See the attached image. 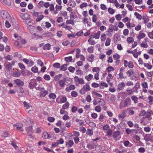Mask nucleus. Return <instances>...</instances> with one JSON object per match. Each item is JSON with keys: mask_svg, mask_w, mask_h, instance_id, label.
I'll list each match as a JSON object with an SVG mask.
<instances>
[{"mask_svg": "<svg viewBox=\"0 0 153 153\" xmlns=\"http://www.w3.org/2000/svg\"><path fill=\"white\" fill-rule=\"evenodd\" d=\"M110 128V126L108 125H104L102 127L103 130L104 131L109 130Z\"/></svg>", "mask_w": 153, "mask_h": 153, "instance_id": "obj_53", "label": "nucleus"}, {"mask_svg": "<svg viewBox=\"0 0 153 153\" xmlns=\"http://www.w3.org/2000/svg\"><path fill=\"white\" fill-rule=\"evenodd\" d=\"M144 66L148 69H150L152 67V65L148 63H144Z\"/></svg>", "mask_w": 153, "mask_h": 153, "instance_id": "obj_47", "label": "nucleus"}, {"mask_svg": "<svg viewBox=\"0 0 153 153\" xmlns=\"http://www.w3.org/2000/svg\"><path fill=\"white\" fill-rule=\"evenodd\" d=\"M74 79L76 84H83L85 83L83 79L82 78H79L77 76H75L74 78Z\"/></svg>", "mask_w": 153, "mask_h": 153, "instance_id": "obj_5", "label": "nucleus"}, {"mask_svg": "<svg viewBox=\"0 0 153 153\" xmlns=\"http://www.w3.org/2000/svg\"><path fill=\"white\" fill-rule=\"evenodd\" d=\"M126 91L127 92V94L130 95L133 94L134 91H133L132 89H127Z\"/></svg>", "mask_w": 153, "mask_h": 153, "instance_id": "obj_42", "label": "nucleus"}, {"mask_svg": "<svg viewBox=\"0 0 153 153\" xmlns=\"http://www.w3.org/2000/svg\"><path fill=\"white\" fill-rule=\"evenodd\" d=\"M142 86L143 88H148V85L147 82H144L142 83Z\"/></svg>", "mask_w": 153, "mask_h": 153, "instance_id": "obj_63", "label": "nucleus"}, {"mask_svg": "<svg viewBox=\"0 0 153 153\" xmlns=\"http://www.w3.org/2000/svg\"><path fill=\"white\" fill-rule=\"evenodd\" d=\"M92 71L94 72H96L97 73H99L100 71V69L98 67H94L93 68Z\"/></svg>", "mask_w": 153, "mask_h": 153, "instance_id": "obj_61", "label": "nucleus"}, {"mask_svg": "<svg viewBox=\"0 0 153 153\" xmlns=\"http://www.w3.org/2000/svg\"><path fill=\"white\" fill-rule=\"evenodd\" d=\"M86 134L90 136H91L93 134V131L90 128L87 129Z\"/></svg>", "mask_w": 153, "mask_h": 153, "instance_id": "obj_32", "label": "nucleus"}, {"mask_svg": "<svg viewBox=\"0 0 153 153\" xmlns=\"http://www.w3.org/2000/svg\"><path fill=\"white\" fill-rule=\"evenodd\" d=\"M87 50L89 53H92L94 52V48L92 46L90 47L87 48Z\"/></svg>", "mask_w": 153, "mask_h": 153, "instance_id": "obj_50", "label": "nucleus"}, {"mask_svg": "<svg viewBox=\"0 0 153 153\" xmlns=\"http://www.w3.org/2000/svg\"><path fill=\"white\" fill-rule=\"evenodd\" d=\"M134 74V71L132 70H129L127 71L126 72V74H128L129 77H131Z\"/></svg>", "mask_w": 153, "mask_h": 153, "instance_id": "obj_46", "label": "nucleus"}, {"mask_svg": "<svg viewBox=\"0 0 153 153\" xmlns=\"http://www.w3.org/2000/svg\"><path fill=\"white\" fill-rule=\"evenodd\" d=\"M93 102L94 105H99L101 106H104L105 105V102L103 100L97 97L94 98Z\"/></svg>", "mask_w": 153, "mask_h": 153, "instance_id": "obj_1", "label": "nucleus"}, {"mask_svg": "<svg viewBox=\"0 0 153 153\" xmlns=\"http://www.w3.org/2000/svg\"><path fill=\"white\" fill-rule=\"evenodd\" d=\"M111 39L109 38H107L106 40L105 45L106 46H108L110 45Z\"/></svg>", "mask_w": 153, "mask_h": 153, "instance_id": "obj_52", "label": "nucleus"}, {"mask_svg": "<svg viewBox=\"0 0 153 153\" xmlns=\"http://www.w3.org/2000/svg\"><path fill=\"white\" fill-rule=\"evenodd\" d=\"M113 78L112 75L111 74H109L106 77V81L109 82Z\"/></svg>", "mask_w": 153, "mask_h": 153, "instance_id": "obj_35", "label": "nucleus"}, {"mask_svg": "<svg viewBox=\"0 0 153 153\" xmlns=\"http://www.w3.org/2000/svg\"><path fill=\"white\" fill-rule=\"evenodd\" d=\"M145 36V34L140 31L139 32L138 35L137 37V38L138 39H140L144 38Z\"/></svg>", "mask_w": 153, "mask_h": 153, "instance_id": "obj_18", "label": "nucleus"}, {"mask_svg": "<svg viewBox=\"0 0 153 153\" xmlns=\"http://www.w3.org/2000/svg\"><path fill=\"white\" fill-rule=\"evenodd\" d=\"M48 94V92L46 90H44L41 91L40 93V96L42 97H45Z\"/></svg>", "mask_w": 153, "mask_h": 153, "instance_id": "obj_27", "label": "nucleus"}, {"mask_svg": "<svg viewBox=\"0 0 153 153\" xmlns=\"http://www.w3.org/2000/svg\"><path fill=\"white\" fill-rule=\"evenodd\" d=\"M95 110L97 112H100L101 111V107L100 106H97L95 108Z\"/></svg>", "mask_w": 153, "mask_h": 153, "instance_id": "obj_55", "label": "nucleus"}, {"mask_svg": "<svg viewBox=\"0 0 153 153\" xmlns=\"http://www.w3.org/2000/svg\"><path fill=\"white\" fill-rule=\"evenodd\" d=\"M14 81L15 83L19 86H21L24 85V82L20 79H16Z\"/></svg>", "mask_w": 153, "mask_h": 153, "instance_id": "obj_11", "label": "nucleus"}, {"mask_svg": "<svg viewBox=\"0 0 153 153\" xmlns=\"http://www.w3.org/2000/svg\"><path fill=\"white\" fill-rule=\"evenodd\" d=\"M69 105V103L68 102H67L64 104L62 106V108L63 109H66L68 108Z\"/></svg>", "mask_w": 153, "mask_h": 153, "instance_id": "obj_57", "label": "nucleus"}, {"mask_svg": "<svg viewBox=\"0 0 153 153\" xmlns=\"http://www.w3.org/2000/svg\"><path fill=\"white\" fill-rule=\"evenodd\" d=\"M31 71L34 73H36L38 72V68L36 66H34L31 68Z\"/></svg>", "mask_w": 153, "mask_h": 153, "instance_id": "obj_49", "label": "nucleus"}, {"mask_svg": "<svg viewBox=\"0 0 153 153\" xmlns=\"http://www.w3.org/2000/svg\"><path fill=\"white\" fill-rule=\"evenodd\" d=\"M74 144V142L72 140H68L66 142V146H68V147H71Z\"/></svg>", "mask_w": 153, "mask_h": 153, "instance_id": "obj_15", "label": "nucleus"}, {"mask_svg": "<svg viewBox=\"0 0 153 153\" xmlns=\"http://www.w3.org/2000/svg\"><path fill=\"white\" fill-rule=\"evenodd\" d=\"M21 73L19 71H14L13 73V75L15 77H19L21 75Z\"/></svg>", "mask_w": 153, "mask_h": 153, "instance_id": "obj_26", "label": "nucleus"}, {"mask_svg": "<svg viewBox=\"0 0 153 153\" xmlns=\"http://www.w3.org/2000/svg\"><path fill=\"white\" fill-rule=\"evenodd\" d=\"M59 84L61 87H63L65 85V81L62 80H60L59 82Z\"/></svg>", "mask_w": 153, "mask_h": 153, "instance_id": "obj_40", "label": "nucleus"}, {"mask_svg": "<svg viewBox=\"0 0 153 153\" xmlns=\"http://www.w3.org/2000/svg\"><path fill=\"white\" fill-rule=\"evenodd\" d=\"M80 50L79 49H76V58H79L81 55H80Z\"/></svg>", "mask_w": 153, "mask_h": 153, "instance_id": "obj_58", "label": "nucleus"}, {"mask_svg": "<svg viewBox=\"0 0 153 153\" xmlns=\"http://www.w3.org/2000/svg\"><path fill=\"white\" fill-rule=\"evenodd\" d=\"M44 16L43 15L41 14L40 13V14L38 16V17L36 18V21L37 22H39L41 20H42L44 18Z\"/></svg>", "mask_w": 153, "mask_h": 153, "instance_id": "obj_33", "label": "nucleus"}, {"mask_svg": "<svg viewBox=\"0 0 153 153\" xmlns=\"http://www.w3.org/2000/svg\"><path fill=\"white\" fill-rule=\"evenodd\" d=\"M49 97L51 99H55L56 97V95L53 93H51L49 95Z\"/></svg>", "mask_w": 153, "mask_h": 153, "instance_id": "obj_45", "label": "nucleus"}, {"mask_svg": "<svg viewBox=\"0 0 153 153\" xmlns=\"http://www.w3.org/2000/svg\"><path fill=\"white\" fill-rule=\"evenodd\" d=\"M57 100H58V98H57V99H56V101L58 102V103H64L65 102L66 100H67V98L66 97H65V96H64L63 97H62V98H61L60 99V102H58L57 101Z\"/></svg>", "mask_w": 153, "mask_h": 153, "instance_id": "obj_25", "label": "nucleus"}, {"mask_svg": "<svg viewBox=\"0 0 153 153\" xmlns=\"http://www.w3.org/2000/svg\"><path fill=\"white\" fill-rule=\"evenodd\" d=\"M131 100L130 98L129 97H127L124 100V105L123 106L122 105V103H120V108L122 109L123 107H127L130 105L131 104Z\"/></svg>", "mask_w": 153, "mask_h": 153, "instance_id": "obj_3", "label": "nucleus"}, {"mask_svg": "<svg viewBox=\"0 0 153 153\" xmlns=\"http://www.w3.org/2000/svg\"><path fill=\"white\" fill-rule=\"evenodd\" d=\"M96 145L95 143H88L86 146V148L88 149L91 150L94 149Z\"/></svg>", "mask_w": 153, "mask_h": 153, "instance_id": "obj_14", "label": "nucleus"}, {"mask_svg": "<svg viewBox=\"0 0 153 153\" xmlns=\"http://www.w3.org/2000/svg\"><path fill=\"white\" fill-rule=\"evenodd\" d=\"M114 30L113 25L111 24L109 26L107 32H112Z\"/></svg>", "mask_w": 153, "mask_h": 153, "instance_id": "obj_38", "label": "nucleus"}, {"mask_svg": "<svg viewBox=\"0 0 153 153\" xmlns=\"http://www.w3.org/2000/svg\"><path fill=\"white\" fill-rule=\"evenodd\" d=\"M33 20L30 18L27 19L25 21V23L27 24V25L30 26H31L33 24Z\"/></svg>", "mask_w": 153, "mask_h": 153, "instance_id": "obj_17", "label": "nucleus"}, {"mask_svg": "<svg viewBox=\"0 0 153 153\" xmlns=\"http://www.w3.org/2000/svg\"><path fill=\"white\" fill-rule=\"evenodd\" d=\"M134 15L138 19L141 20L142 19V16L140 14L137 12H135L134 13Z\"/></svg>", "mask_w": 153, "mask_h": 153, "instance_id": "obj_36", "label": "nucleus"}, {"mask_svg": "<svg viewBox=\"0 0 153 153\" xmlns=\"http://www.w3.org/2000/svg\"><path fill=\"white\" fill-rule=\"evenodd\" d=\"M94 56L93 54H90L88 56L86 59L88 61L90 62H92L94 61Z\"/></svg>", "mask_w": 153, "mask_h": 153, "instance_id": "obj_16", "label": "nucleus"}, {"mask_svg": "<svg viewBox=\"0 0 153 153\" xmlns=\"http://www.w3.org/2000/svg\"><path fill=\"white\" fill-rule=\"evenodd\" d=\"M120 131H115L114 132L113 134V137L114 138H116L118 137L120 134Z\"/></svg>", "mask_w": 153, "mask_h": 153, "instance_id": "obj_34", "label": "nucleus"}, {"mask_svg": "<svg viewBox=\"0 0 153 153\" xmlns=\"http://www.w3.org/2000/svg\"><path fill=\"white\" fill-rule=\"evenodd\" d=\"M37 85V82L34 79L30 80L28 85V87L30 89H33Z\"/></svg>", "mask_w": 153, "mask_h": 153, "instance_id": "obj_6", "label": "nucleus"}, {"mask_svg": "<svg viewBox=\"0 0 153 153\" xmlns=\"http://www.w3.org/2000/svg\"><path fill=\"white\" fill-rule=\"evenodd\" d=\"M32 125H30L28 127H27L26 128V130L27 131V134L29 133H33Z\"/></svg>", "mask_w": 153, "mask_h": 153, "instance_id": "obj_22", "label": "nucleus"}, {"mask_svg": "<svg viewBox=\"0 0 153 153\" xmlns=\"http://www.w3.org/2000/svg\"><path fill=\"white\" fill-rule=\"evenodd\" d=\"M126 110H123L122 113L119 115V117L122 118V119L124 118L126 116Z\"/></svg>", "mask_w": 153, "mask_h": 153, "instance_id": "obj_24", "label": "nucleus"}, {"mask_svg": "<svg viewBox=\"0 0 153 153\" xmlns=\"http://www.w3.org/2000/svg\"><path fill=\"white\" fill-rule=\"evenodd\" d=\"M67 65L66 64H64L61 66L60 68V70L65 71L67 70Z\"/></svg>", "mask_w": 153, "mask_h": 153, "instance_id": "obj_37", "label": "nucleus"}, {"mask_svg": "<svg viewBox=\"0 0 153 153\" xmlns=\"http://www.w3.org/2000/svg\"><path fill=\"white\" fill-rule=\"evenodd\" d=\"M91 88L89 85L85 84L84 85L80 91V93L82 94H85L86 92L90 91Z\"/></svg>", "mask_w": 153, "mask_h": 153, "instance_id": "obj_4", "label": "nucleus"}, {"mask_svg": "<svg viewBox=\"0 0 153 153\" xmlns=\"http://www.w3.org/2000/svg\"><path fill=\"white\" fill-rule=\"evenodd\" d=\"M51 47V45L50 44L48 43L45 44V45L43 47V49L44 50H50V47Z\"/></svg>", "mask_w": 153, "mask_h": 153, "instance_id": "obj_29", "label": "nucleus"}, {"mask_svg": "<svg viewBox=\"0 0 153 153\" xmlns=\"http://www.w3.org/2000/svg\"><path fill=\"white\" fill-rule=\"evenodd\" d=\"M4 59L7 60H11L13 59V56L12 55L9 54L4 57Z\"/></svg>", "mask_w": 153, "mask_h": 153, "instance_id": "obj_44", "label": "nucleus"}, {"mask_svg": "<svg viewBox=\"0 0 153 153\" xmlns=\"http://www.w3.org/2000/svg\"><path fill=\"white\" fill-rule=\"evenodd\" d=\"M131 99L135 103H136L138 102V98L136 96L133 95L131 96Z\"/></svg>", "mask_w": 153, "mask_h": 153, "instance_id": "obj_30", "label": "nucleus"}, {"mask_svg": "<svg viewBox=\"0 0 153 153\" xmlns=\"http://www.w3.org/2000/svg\"><path fill=\"white\" fill-rule=\"evenodd\" d=\"M108 10L109 13L111 14H113L114 13V10L111 8H109Z\"/></svg>", "mask_w": 153, "mask_h": 153, "instance_id": "obj_64", "label": "nucleus"}, {"mask_svg": "<svg viewBox=\"0 0 153 153\" xmlns=\"http://www.w3.org/2000/svg\"><path fill=\"white\" fill-rule=\"evenodd\" d=\"M140 46L144 48H147L148 47V45L146 42H143L140 44Z\"/></svg>", "mask_w": 153, "mask_h": 153, "instance_id": "obj_41", "label": "nucleus"}, {"mask_svg": "<svg viewBox=\"0 0 153 153\" xmlns=\"http://www.w3.org/2000/svg\"><path fill=\"white\" fill-rule=\"evenodd\" d=\"M92 38H91L90 36L88 40V42L90 45H94L96 43V42Z\"/></svg>", "mask_w": 153, "mask_h": 153, "instance_id": "obj_21", "label": "nucleus"}, {"mask_svg": "<svg viewBox=\"0 0 153 153\" xmlns=\"http://www.w3.org/2000/svg\"><path fill=\"white\" fill-rule=\"evenodd\" d=\"M1 15L3 19L6 20H10L11 16L5 10H2L1 13Z\"/></svg>", "mask_w": 153, "mask_h": 153, "instance_id": "obj_2", "label": "nucleus"}, {"mask_svg": "<svg viewBox=\"0 0 153 153\" xmlns=\"http://www.w3.org/2000/svg\"><path fill=\"white\" fill-rule=\"evenodd\" d=\"M125 86V83L123 82H121L119 83L117 86V90L118 91L123 90Z\"/></svg>", "mask_w": 153, "mask_h": 153, "instance_id": "obj_9", "label": "nucleus"}, {"mask_svg": "<svg viewBox=\"0 0 153 153\" xmlns=\"http://www.w3.org/2000/svg\"><path fill=\"white\" fill-rule=\"evenodd\" d=\"M93 76L91 74H89L88 76H85V78L88 81H89L93 79Z\"/></svg>", "mask_w": 153, "mask_h": 153, "instance_id": "obj_28", "label": "nucleus"}, {"mask_svg": "<svg viewBox=\"0 0 153 153\" xmlns=\"http://www.w3.org/2000/svg\"><path fill=\"white\" fill-rule=\"evenodd\" d=\"M60 14L63 16L65 17L67 15V13L66 11H62L60 12Z\"/></svg>", "mask_w": 153, "mask_h": 153, "instance_id": "obj_60", "label": "nucleus"}, {"mask_svg": "<svg viewBox=\"0 0 153 153\" xmlns=\"http://www.w3.org/2000/svg\"><path fill=\"white\" fill-rule=\"evenodd\" d=\"M134 40V39L131 37H128L127 38V41L129 43L133 42Z\"/></svg>", "mask_w": 153, "mask_h": 153, "instance_id": "obj_59", "label": "nucleus"}, {"mask_svg": "<svg viewBox=\"0 0 153 153\" xmlns=\"http://www.w3.org/2000/svg\"><path fill=\"white\" fill-rule=\"evenodd\" d=\"M14 126L15 127H16L17 129L19 130H20L22 132L24 131L23 129L22 128L23 126V124L22 123H18L17 124L15 125Z\"/></svg>", "mask_w": 153, "mask_h": 153, "instance_id": "obj_13", "label": "nucleus"}, {"mask_svg": "<svg viewBox=\"0 0 153 153\" xmlns=\"http://www.w3.org/2000/svg\"><path fill=\"white\" fill-rule=\"evenodd\" d=\"M42 137L44 139H50V138L49 134L46 132H43Z\"/></svg>", "mask_w": 153, "mask_h": 153, "instance_id": "obj_20", "label": "nucleus"}, {"mask_svg": "<svg viewBox=\"0 0 153 153\" xmlns=\"http://www.w3.org/2000/svg\"><path fill=\"white\" fill-rule=\"evenodd\" d=\"M18 65L20 69L22 70H24L25 69V66L22 63H19Z\"/></svg>", "mask_w": 153, "mask_h": 153, "instance_id": "obj_56", "label": "nucleus"}, {"mask_svg": "<svg viewBox=\"0 0 153 153\" xmlns=\"http://www.w3.org/2000/svg\"><path fill=\"white\" fill-rule=\"evenodd\" d=\"M73 136L74 137H78L80 135V133L79 132L74 131H73Z\"/></svg>", "mask_w": 153, "mask_h": 153, "instance_id": "obj_51", "label": "nucleus"}, {"mask_svg": "<svg viewBox=\"0 0 153 153\" xmlns=\"http://www.w3.org/2000/svg\"><path fill=\"white\" fill-rule=\"evenodd\" d=\"M124 65L125 67H128L130 68H132L134 67V65L132 62L129 61L128 62L126 60L124 61Z\"/></svg>", "mask_w": 153, "mask_h": 153, "instance_id": "obj_7", "label": "nucleus"}, {"mask_svg": "<svg viewBox=\"0 0 153 153\" xmlns=\"http://www.w3.org/2000/svg\"><path fill=\"white\" fill-rule=\"evenodd\" d=\"M142 19L143 20L145 24L147 23L149 20V18L147 16H143Z\"/></svg>", "mask_w": 153, "mask_h": 153, "instance_id": "obj_31", "label": "nucleus"}, {"mask_svg": "<svg viewBox=\"0 0 153 153\" xmlns=\"http://www.w3.org/2000/svg\"><path fill=\"white\" fill-rule=\"evenodd\" d=\"M4 65L5 67L6 70L7 71H10L12 68L10 63L7 62L4 63Z\"/></svg>", "mask_w": 153, "mask_h": 153, "instance_id": "obj_10", "label": "nucleus"}, {"mask_svg": "<svg viewBox=\"0 0 153 153\" xmlns=\"http://www.w3.org/2000/svg\"><path fill=\"white\" fill-rule=\"evenodd\" d=\"M19 16L22 19L25 20L30 18V15L27 13H19Z\"/></svg>", "mask_w": 153, "mask_h": 153, "instance_id": "obj_8", "label": "nucleus"}, {"mask_svg": "<svg viewBox=\"0 0 153 153\" xmlns=\"http://www.w3.org/2000/svg\"><path fill=\"white\" fill-rule=\"evenodd\" d=\"M108 73H110L111 71H113L114 70V69L111 66H110L107 67L106 69Z\"/></svg>", "mask_w": 153, "mask_h": 153, "instance_id": "obj_39", "label": "nucleus"}, {"mask_svg": "<svg viewBox=\"0 0 153 153\" xmlns=\"http://www.w3.org/2000/svg\"><path fill=\"white\" fill-rule=\"evenodd\" d=\"M100 31H98L97 33H94V34L90 35L91 37V38H95V39H98L100 38Z\"/></svg>", "mask_w": 153, "mask_h": 153, "instance_id": "obj_12", "label": "nucleus"}, {"mask_svg": "<svg viewBox=\"0 0 153 153\" xmlns=\"http://www.w3.org/2000/svg\"><path fill=\"white\" fill-rule=\"evenodd\" d=\"M72 57L70 56L68 57H65V60L67 62H71L72 60Z\"/></svg>", "mask_w": 153, "mask_h": 153, "instance_id": "obj_54", "label": "nucleus"}, {"mask_svg": "<svg viewBox=\"0 0 153 153\" xmlns=\"http://www.w3.org/2000/svg\"><path fill=\"white\" fill-rule=\"evenodd\" d=\"M106 38V36L105 33H102L101 36V40L102 41H104Z\"/></svg>", "mask_w": 153, "mask_h": 153, "instance_id": "obj_43", "label": "nucleus"}, {"mask_svg": "<svg viewBox=\"0 0 153 153\" xmlns=\"http://www.w3.org/2000/svg\"><path fill=\"white\" fill-rule=\"evenodd\" d=\"M75 87L74 85H71L69 87H67L66 88V90L67 91H69L70 90H72L75 89Z\"/></svg>", "mask_w": 153, "mask_h": 153, "instance_id": "obj_23", "label": "nucleus"}, {"mask_svg": "<svg viewBox=\"0 0 153 153\" xmlns=\"http://www.w3.org/2000/svg\"><path fill=\"white\" fill-rule=\"evenodd\" d=\"M91 117L92 118L96 119L97 118L98 115L97 113L94 112L91 114Z\"/></svg>", "mask_w": 153, "mask_h": 153, "instance_id": "obj_62", "label": "nucleus"}, {"mask_svg": "<svg viewBox=\"0 0 153 153\" xmlns=\"http://www.w3.org/2000/svg\"><path fill=\"white\" fill-rule=\"evenodd\" d=\"M140 87V82H137L135 86L133 88V89H134L135 92L137 93L138 92L137 90Z\"/></svg>", "mask_w": 153, "mask_h": 153, "instance_id": "obj_19", "label": "nucleus"}, {"mask_svg": "<svg viewBox=\"0 0 153 153\" xmlns=\"http://www.w3.org/2000/svg\"><path fill=\"white\" fill-rule=\"evenodd\" d=\"M62 76V74H59V75L55 76L54 77V79L56 81L59 80Z\"/></svg>", "mask_w": 153, "mask_h": 153, "instance_id": "obj_48", "label": "nucleus"}]
</instances>
